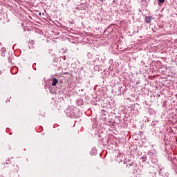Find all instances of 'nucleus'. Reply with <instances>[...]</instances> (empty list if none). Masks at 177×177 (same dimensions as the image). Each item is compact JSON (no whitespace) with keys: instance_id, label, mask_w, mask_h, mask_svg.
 Wrapping results in <instances>:
<instances>
[{"instance_id":"obj_1","label":"nucleus","mask_w":177,"mask_h":177,"mask_svg":"<svg viewBox=\"0 0 177 177\" xmlns=\"http://www.w3.org/2000/svg\"><path fill=\"white\" fill-rule=\"evenodd\" d=\"M151 20H153V17H145V23H147V24H150V23H151Z\"/></svg>"},{"instance_id":"obj_2","label":"nucleus","mask_w":177,"mask_h":177,"mask_svg":"<svg viewBox=\"0 0 177 177\" xmlns=\"http://www.w3.org/2000/svg\"><path fill=\"white\" fill-rule=\"evenodd\" d=\"M57 82H59V80L56 79V77H54L53 79V82L51 83L52 86H56V85L57 84Z\"/></svg>"},{"instance_id":"obj_3","label":"nucleus","mask_w":177,"mask_h":177,"mask_svg":"<svg viewBox=\"0 0 177 177\" xmlns=\"http://www.w3.org/2000/svg\"><path fill=\"white\" fill-rule=\"evenodd\" d=\"M165 1V0H158V2L159 3H164Z\"/></svg>"}]
</instances>
